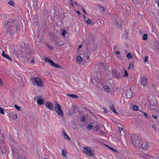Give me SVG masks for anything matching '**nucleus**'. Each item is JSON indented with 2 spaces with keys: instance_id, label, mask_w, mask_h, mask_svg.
<instances>
[{
  "instance_id": "obj_1",
  "label": "nucleus",
  "mask_w": 159,
  "mask_h": 159,
  "mask_svg": "<svg viewBox=\"0 0 159 159\" xmlns=\"http://www.w3.org/2000/svg\"><path fill=\"white\" fill-rule=\"evenodd\" d=\"M3 27L6 30L7 35L13 36L16 32L19 30L20 24L16 19H13L12 20L5 22L3 23Z\"/></svg>"
},
{
  "instance_id": "obj_2",
  "label": "nucleus",
  "mask_w": 159,
  "mask_h": 159,
  "mask_svg": "<svg viewBox=\"0 0 159 159\" xmlns=\"http://www.w3.org/2000/svg\"><path fill=\"white\" fill-rule=\"evenodd\" d=\"M131 139L132 144L135 147H137L141 142V137L134 134L131 135Z\"/></svg>"
},
{
  "instance_id": "obj_3",
  "label": "nucleus",
  "mask_w": 159,
  "mask_h": 159,
  "mask_svg": "<svg viewBox=\"0 0 159 159\" xmlns=\"http://www.w3.org/2000/svg\"><path fill=\"white\" fill-rule=\"evenodd\" d=\"M55 110L57 113L61 117L64 116V114L61 109V106L56 101H55Z\"/></svg>"
},
{
  "instance_id": "obj_4",
  "label": "nucleus",
  "mask_w": 159,
  "mask_h": 159,
  "mask_svg": "<svg viewBox=\"0 0 159 159\" xmlns=\"http://www.w3.org/2000/svg\"><path fill=\"white\" fill-rule=\"evenodd\" d=\"M33 84L34 85L42 87L43 85L42 80L39 77H35L33 81Z\"/></svg>"
},
{
  "instance_id": "obj_5",
  "label": "nucleus",
  "mask_w": 159,
  "mask_h": 159,
  "mask_svg": "<svg viewBox=\"0 0 159 159\" xmlns=\"http://www.w3.org/2000/svg\"><path fill=\"white\" fill-rule=\"evenodd\" d=\"M11 149L13 153L15 155V159H28L26 158L25 157L20 154H16V149L14 147H13L12 146H11Z\"/></svg>"
},
{
  "instance_id": "obj_6",
  "label": "nucleus",
  "mask_w": 159,
  "mask_h": 159,
  "mask_svg": "<svg viewBox=\"0 0 159 159\" xmlns=\"http://www.w3.org/2000/svg\"><path fill=\"white\" fill-rule=\"evenodd\" d=\"M83 152L85 154L89 156H92L94 155V154L92 152V150H90V148H84Z\"/></svg>"
},
{
  "instance_id": "obj_7",
  "label": "nucleus",
  "mask_w": 159,
  "mask_h": 159,
  "mask_svg": "<svg viewBox=\"0 0 159 159\" xmlns=\"http://www.w3.org/2000/svg\"><path fill=\"white\" fill-rule=\"evenodd\" d=\"M112 74L117 79L120 78L121 77L120 72L119 71L116 70H112Z\"/></svg>"
},
{
  "instance_id": "obj_8",
  "label": "nucleus",
  "mask_w": 159,
  "mask_h": 159,
  "mask_svg": "<svg viewBox=\"0 0 159 159\" xmlns=\"http://www.w3.org/2000/svg\"><path fill=\"white\" fill-rule=\"evenodd\" d=\"M45 106L49 110L53 111L54 110L53 104L49 102H47L45 103Z\"/></svg>"
},
{
  "instance_id": "obj_9",
  "label": "nucleus",
  "mask_w": 159,
  "mask_h": 159,
  "mask_svg": "<svg viewBox=\"0 0 159 159\" xmlns=\"http://www.w3.org/2000/svg\"><path fill=\"white\" fill-rule=\"evenodd\" d=\"M141 145L139 147V148H141V146H142L143 149V150H145L148 149V148H149V144L147 142L144 143H140Z\"/></svg>"
},
{
  "instance_id": "obj_10",
  "label": "nucleus",
  "mask_w": 159,
  "mask_h": 159,
  "mask_svg": "<svg viewBox=\"0 0 159 159\" xmlns=\"http://www.w3.org/2000/svg\"><path fill=\"white\" fill-rule=\"evenodd\" d=\"M147 78L145 76L142 77L141 78V83L142 85L145 86L147 84Z\"/></svg>"
},
{
  "instance_id": "obj_11",
  "label": "nucleus",
  "mask_w": 159,
  "mask_h": 159,
  "mask_svg": "<svg viewBox=\"0 0 159 159\" xmlns=\"http://www.w3.org/2000/svg\"><path fill=\"white\" fill-rule=\"evenodd\" d=\"M4 138V134H1V136H0V149H1V147L3 146H5V143L2 140Z\"/></svg>"
},
{
  "instance_id": "obj_12",
  "label": "nucleus",
  "mask_w": 159,
  "mask_h": 159,
  "mask_svg": "<svg viewBox=\"0 0 159 159\" xmlns=\"http://www.w3.org/2000/svg\"><path fill=\"white\" fill-rule=\"evenodd\" d=\"M54 45L57 47H58L60 46H62L64 44V43L63 42V41L61 40H58L57 41H56Z\"/></svg>"
},
{
  "instance_id": "obj_13",
  "label": "nucleus",
  "mask_w": 159,
  "mask_h": 159,
  "mask_svg": "<svg viewBox=\"0 0 159 159\" xmlns=\"http://www.w3.org/2000/svg\"><path fill=\"white\" fill-rule=\"evenodd\" d=\"M126 96L128 98H130L132 95V93L131 89H128L126 90L125 93Z\"/></svg>"
},
{
  "instance_id": "obj_14",
  "label": "nucleus",
  "mask_w": 159,
  "mask_h": 159,
  "mask_svg": "<svg viewBox=\"0 0 159 159\" xmlns=\"http://www.w3.org/2000/svg\"><path fill=\"white\" fill-rule=\"evenodd\" d=\"M0 149L1 150V152L2 154H4L7 153V148L5 144V146H3L1 147V149Z\"/></svg>"
},
{
  "instance_id": "obj_15",
  "label": "nucleus",
  "mask_w": 159,
  "mask_h": 159,
  "mask_svg": "<svg viewBox=\"0 0 159 159\" xmlns=\"http://www.w3.org/2000/svg\"><path fill=\"white\" fill-rule=\"evenodd\" d=\"M43 60L46 62L49 63L51 65H52L53 62V61L51 59L48 58L47 57H44L43 58Z\"/></svg>"
},
{
  "instance_id": "obj_16",
  "label": "nucleus",
  "mask_w": 159,
  "mask_h": 159,
  "mask_svg": "<svg viewBox=\"0 0 159 159\" xmlns=\"http://www.w3.org/2000/svg\"><path fill=\"white\" fill-rule=\"evenodd\" d=\"M44 102V100L43 99H41L40 98L38 99L37 100V103L38 105H42L43 104Z\"/></svg>"
},
{
  "instance_id": "obj_17",
  "label": "nucleus",
  "mask_w": 159,
  "mask_h": 159,
  "mask_svg": "<svg viewBox=\"0 0 159 159\" xmlns=\"http://www.w3.org/2000/svg\"><path fill=\"white\" fill-rule=\"evenodd\" d=\"M2 56L8 59H9L11 61V58L7 54L4 53V52L3 51L2 53Z\"/></svg>"
},
{
  "instance_id": "obj_18",
  "label": "nucleus",
  "mask_w": 159,
  "mask_h": 159,
  "mask_svg": "<svg viewBox=\"0 0 159 159\" xmlns=\"http://www.w3.org/2000/svg\"><path fill=\"white\" fill-rule=\"evenodd\" d=\"M51 66H52L54 67L57 68H61L62 69V67L61 66L58 64H57L55 63H54V62H53V63H52V65H51Z\"/></svg>"
},
{
  "instance_id": "obj_19",
  "label": "nucleus",
  "mask_w": 159,
  "mask_h": 159,
  "mask_svg": "<svg viewBox=\"0 0 159 159\" xmlns=\"http://www.w3.org/2000/svg\"><path fill=\"white\" fill-rule=\"evenodd\" d=\"M93 125L94 124L93 122H90L88 125L87 129L89 130H90L92 127H93Z\"/></svg>"
},
{
  "instance_id": "obj_20",
  "label": "nucleus",
  "mask_w": 159,
  "mask_h": 159,
  "mask_svg": "<svg viewBox=\"0 0 159 159\" xmlns=\"http://www.w3.org/2000/svg\"><path fill=\"white\" fill-rule=\"evenodd\" d=\"M62 132L64 133L63 135V137L65 139H66L68 141H69L70 139V138L68 137V136L64 132V131L63 130L62 131Z\"/></svg>"
},
{
  "instance_id": "obj_21",
  "label": "nucleus",
  "mask_w": 159,
  "mask_h": 159,
  "mask_svg": "<svg viewBox=\"0 0 159 159\" xmlns=\"http://www.w3.org/2000/svg\"><path fill=\"white\" fill-rule=\"evenodd\" d=\"M132 1L135 4L139 5V6H141V3L140 2V0H132Z\"/></svg>"
},
{
  "instance_id": "obj_22",
  "label": "nucleus",
  "mask_w": 159,
  "mask_h": 159,
  "mask_svg": "<svg viewBox=\"0 0 159 159\" xmlns=\"http://www.w3.org/2000/svg\"><path fill=\"white\" fill-rule=\"evenodd\" d=\"M67 95L69 97L72 98H78V96L77 95L74 94H67Z\"/></svg>"
},
{
  "instance_id": "obj_23",
  "label": "nucleus",
  "mask_w": 159,
  "mask_h": 159,
  "mask_svg": "<svg viewBox=\"0 0 159 159\" xmlns=\"http://www.w3.org/2000/svg\"><path fill=\"white\" fill-rule=\"evenodd\" d=\"M33 7H34V8L35 9H36V10L37 9V2L35 1V0H33Z\"/></svg>"
},
{
  "instance_id": "obj_24",
  "label": "nucleus",
  "mask_w": 159,
  "mask_h": 159,
  "mask_svg": "<svg viewBox=\"0 0 159 159\" xmlns=\"http://www.w3.org/2000/svg\"><path fill=\"white\" fill-rule=\"evenodd\" d=\"M115 23L117 25H120V26H121V22L120 21V20H119V19L117 18L115 20Z\"/></svg>"
},
{
  "instance_id": "obj_25",
  "label": "nucleus",
  "mask_w": 159,
  "mask_h": 159,
  "mask_svg": "<svg viewBox=\"0 0 159 159\" xmlns=\"http://www.w3.org/2000/svg\"><path fill=\"white\" fill-rule=\"evenodd\" d=\"M8 3L9 5H11V6H14L15 3L13 1L11 0H10L8 2Z\"/></svg>"
},
{
  "instance_id": "obj_26",
  "label": "nucleus",
  "mask_w": 159,
  "mask_h": 159,
  "mask_svg": "<svg viewBox=\"0 0 159 159\" xmlns=\"http://www.w3.org/2000/svg\"><path fill=\"white\" fill-rule=\"evenodd\" d=\"M148 35L146 34H144L142 37L143 39L144 40H146L147 39Z\"/></svg>"
},
{
  "instance_id": "obj_27",
  "label": "nucleus",
  "mask_w": 159,
  "mask_h": 159,
  "mask_svg": "<svg viewBox=\"0 0 159 159\" xmlns=\"http://www.w3.org/2000/svg\"><path fill=\"white\" fill-rule=\"evenodd\" d=\"M126 57L127 59H130L132 57L133 55L132 54H130V53H129L127 55Z\"/></svg>"
},
{
  "instance_id": "obj_28",
  "label": "nucleus",
  "mask_w": 159,
  "mask_h": 159,
  "mask_svg": "<svg viewBox=\"0 0 159 159\" xmlns=\"http://www.w3.org/2000/svg\"><path fill=\"white\" fill-rule=\"evenodd\" d=\"M99 8H100V10L101 11H102V12H104L105 11V10H106L105 8L103 7H102L101 6H99Z\"/></svg>"
},
{
  "instance_id": "obj_29",
  "label": "nucleus",
  "mask_w": 159,
  "mask_h": 159,
  "mask_svg": "<svg viewBox=\"0 0 159 159\" xmlns=\"http://www.w3.org/2000/svg\"><path fill=\"white\" fill-rule=\"evenodd\" d=\"M66 151H64V150H63L62 151V156H63L64 157H66V158H67V156L66 155Z\"/></svg>"
},
{
  "instance_id": "obj_30",
  "label": "nucleus",
  "mask_w": 159,
  "mask_h": 159,
  "mask_svg": "<svg viewBox=\"0 0 159 159\" xmlns=\"http://www.w3.org/2000/svg\"><path fill=\"white\" fill-rule=\"evenodd\" d=\"M45 44L46 46L47 47L48 49H51V50H52L53 49V47H52L50 45H49L48 43H45Z\"/></svg>"
},
{
  "instance_id": "obj_31",
  "label": "nucleus",
  "mask_w": 159,
  "mask_h": 159,
  "mask_svg": "<svg viewBox=\"0 0 159 159\" xmlns=\"http://www.w3.org/2000/svg\"><path fill=\"white\" fill-rule=\"evenodd\" d=\"M48 13V11L46 9L43 12V14H44V15H43L45 17H46V16H47V15H48L47 13Z\"/></svg>"
},
{
  "instance_id": "obj_32",
  "label": "nucleus",
  "mask_w": 159,
  "mask_h": 159,
  "mask_svg": "<svg viewBox=\"0 0 159 159\" xmlns=\"http://www.w3.org/2000/svg\"><path fill=\"white\" fill-rule=\"evenodd\" d=\"M1 18H2L3 20H5L6 18H7V16L6 15L1 14Z\"/></svg>"
},
{
  "instance_id": "obj_33",
  "label": "nucleus",
  "mask_w": 159,
  "mask_h": 159,
  "mask_svg": "<svg viewBox=\"0 0 159 159\" xmlns=\"http://www.w3.org/2000/svg\"><path fill=\"white\" fill-rule=\"evenodd\" d=\"M104 87L106 92H108L110 91L109 88L108 86L105 85V86Z\"/></svg>"
},
{
  "instance_id": "obj_34",
  "label": "nucleus",
  "mask_w": 159,
  "mask_h": 159,
  "mask_svg": "<svg viewBox=\"0 0 159 159\" xmlns=\"http://www.w3.org/2000/svg\"><path fill=\"white\" fill-rule=\"evenodd\" d=\"M0 113L2 114H5V112L3 109L0 107Z\"/></svg>"
},
{
  "instance_id": "obj_35",
  "label": "nucleus",
  "mask_w": 159,
  "mask_h": 159,
  "mask_svg": "<svg viewBox=\"0 0 159 159\" xmlns=\"http://www.w3.org/2000/svg\"><path fill=\"white\" fill-rule=\"evenodd\" d=\"M37 19L35 17L34 18V24L36 25H38V22H37Z\"/></svg>"
},
{
  "instance_id": "obj_36",
  "label": "nucleus",
  "mask_w": 159,
  "mask_h": 159,
  "mask_svg": "<svg viewBox=\"0 0 159 159\" xmlns=\"http://www.w3.org/2000/svg\"><path fill=\"white\" fill-rule=\"evenodd\" d=\"M81 121L83 122H84L85 121V116H81Z\"/></svg>"
},
{
  "instance_id": "obj_37",
  "label": "nucleus",
  "mask_w": 159,
  "mask_h": 159,
  "mask_svg": "<svg viewBox=\"0 0 159 159\" xmlns=\"http://www.w3.org/2000/svg\"><path fill=\"white\" fill-rule=\"evenodd\" d=\"M138 107L137 105H134L133 107V109L135 111L138 110Z\"/></svg>"
},
{
  "instance_id": "obj_38",
  "label": "nucleus",
  "mask_w": 159,
  "mask_h": 159,
  "mask_svg": "<svg viewBox=\"0 0 159 159\" xmlns=\"http://www.w3.org/2000/svg\"><path fill=\"white\" fill-rule=\"evenodd\" d=\"M109 148L111 149L113 151H114L116 152H118V151L117 150V149H116L115 148H111V147H109Z\"/></svg>"
},
{
  "instance_id": "obj_39",
  "label": "nucleus",
  "mask_w": 159,
  "mask_h": 159,
  "mask_svg": "<svg viewBox=\"0 0 159 159\" xmlns=\"http://www.w3.org/2000/svg\"><path fill=\"white\" fill-rule=\"evenodd\" d=\"M100 125L99 124H98L95 127V129H96V131H98L100 129Z\"/></svg>"
},
{
  "instance_id": "obj_40",
  "label": "nucleus",
  "mask_w": 159,
  "mask_h": 159,
  "mask_svg": "<svg viewBox=\"0 0 159 159\" xmlns=\"http://www.w3.org/2000/svg\"><path fill=\"white\" fill-rule=\"evenodd\" d=\"M15 108L18 110L20 111V107L18 106L16 104H15L14 106Z\"/></svg>"
},
{
  "instance_id": "obj_41",
  "label": "nucleus",
  "mask_w": 159,
  "mask_h": 159,
  "mask_svg": "<svg viewBox=\"0 0 159 159\" xmlns=\"http://www.w3.org/2000/svg\"><path fill=\"white\" fill-rule=\"evenodd\" d=\"M110 108L111 110H112V111H113L115 109L114 107V106L113 105H110Z\"/></svg>"
},
{
  "instance_id": "obj_42",
  "label": "nucleus",
  "mask_w": 159,
  "mask_h": 159,
  "mask_svg": "<svg viewBox=\"0 0 159 159\" xmlns=\"http://www.w3.org/2000/svg\"><path fill=\"white\" fill-rule=\"evenodd\" d=\"M77 60L79 61H81L82 60V57L80 56H79L77 57Z\"/></svg>"
},
{
  "instance_id": "obj_43",
  "label": "nucleus",
  "mask_w": 159,
  "mask_h": 159,
  "mask_svg": "<svg viewBox=\"0 0 159 159\" xmlns=\"http://www.w3.org/2000/svg\"><path fill=\"white\" fill-rule=\"evenodd\" d=\"M128 76V73L127 71L126 70H125V74L123 75V77H127Z\"/></svg>"
},
{
  "instance_id": "obj_44",
  "label": "nucleus",
  "mask_w": 159,
  "mask_h": 159,
  "mask_svg": "<svg viewBox=\"0 0 159 159\" xmlns=\"http://www.w3.org/2000/svg\"><path fill=\"white\" fill-rule=\"evenodd\" d=\"M91 82L93 84H96L97 83V82L95 79H93L92 80Z\"/></svg>"
},
{
  "instance_id": "obj_45",
  "label": "nucleus",
  "mask_w": 159,
  "mask_h": 159,
  "mask_svg": "<svg viewBox=\"0 0 159 159\" xmlns=\"http://www.w3.org/2000/svg\"><path fill=\"white\" fill-rule=\"evenodd\" d=\"M152 127L154 129L156 132H157V126L156 125L153 124L152 125Z\"/></svg>"
},
{
  "instance_id": "obj_46",
  "label": "nucleus",
  "mask_w": 159,
  "mask_h": 159,
  "mask_svg": "<svg viewBox=\"0 0 159 159\" xmlns=\"http://www.w3.org/2000/svg\"><path fill=\"white\" fill-rule=\"evenodd\" d=\"M66 31L65 30H64L62 31V35L63 36H65L66 34Z\"/></svg>"
},
{
  "instance_id": "obj_47",
  "label": "nucleus",
  "mask_w": 159,
  "mask_h": 159,
  "mask_svg": "<svg viewBox=\"0 0 159 159\" xmlns=\"http://www.w3.org/2000/svg\"><path fill=\"white\" fill-rule=\"evenodd\" d=\"M144 115L146 118H149L148 116V114H147L146 113H145V112L144 113Z\"/></svg>"
},
{
  "instance_id": "obj_48",
  "label": "nucleus",
  "mask_w": 159,
  "mask_h": 159,
  "mask_svg": "<svg viewBox=\"0 0 159 159\" xmlns=\"http://www.w3.org/2000/svg\"><path fill=\"white\" fill-rule=\"evenodd\" d=\"M148 57L147 56H145V57L144 59V61L145 62H146L148 61Z\"/></svg>"
},
{
  "instance_id": "obj_49",
  "label": "nucleus",
  "mask_w": 159,
  "mask_h": 159,
  "mask_svg": "<svg viewBox=\"0 0 159 159\" xmlns=\"http://www.w3.org/2000/svg\"><path fill=\"white\" fill-rule=\"evenodd\" d=\"M88 24H90L91 23V20L89 19H87V20L86 21Z\"/></svg>"
},
{
  "instance_id": "obj_50",
  "label": "nucleus",
  "mask_w": 159,
  "mask_h": 159,
  "mask_svg": "<svg viewBox=\"0 0 159 159\" xmlns=\"http://www.w3.org/2000/svg\"><path fill=\"white\" fill-rule=\"evenodd\" d=\"M41 97V96H39L36 97H35L34 98L35 100H38V99H39V98H40Z\"/></svg>"
},
{
  "instance_id": "obj_51",
  "label": "nucleus",
  "mask_w": 159,
  "mask_h": 159,
  "mask_svg": "<svg viewBox=\"0 0 159 159\" xmlns=\"http://www.w3.org/2000/svg\"><path fill=\"white\" fill-rule=\"evenodd\" d=\"M41 97V96H39L36 97H35L34 98L35 100H38V99H39V98H40Z\"/></svg>"
},
{
  "instance_id": "obj_52",
  "label": "nucleus",
  "mask_w": 159,
  "mask_h": 159,
  "mask_svg": "<svg viewBox=\"0 0 159 159\" xmlns=\"http://www.w3.org/2000/svg\"><path fill=\"white\" fill-rule=\"evenodd\" d=\"M152 116L155 119H157V116L155 115H152Z\"/></svg>"
},
{
  "instance_id": "obj_53",
  "label": "nucleus",
  "mask_w": 159,
  "mask_h": 159,
  "mask_svg": "<svg viewBox=\"0 0 159 159\" xmlns=\"http://www.w3.org/2000/svg\"><path fill=\"white\" fill-rule=\"evenodd\" d=\"M3 85V83L1 80V79L0 78V86H2Z\"/></svg>"
},
{
  "instance_id": "obj_54",
  "label": "nucleus",
  "mask_w": 159,
  "mask_h": 159,
  "mask_svg": "<svg viewBox=\"0 0 159 159\" xmlns=\"http://www.w3.org/2000/svg\"><path fill=\"white\" fill-rule=\"evenodd\" d=\"M70 4H71V5H72V6H74V5H73V2L72 1V0H70Z\"/></svg>"
},
{
  "instance_id": "obj_55",
  "label": "nucleus",
  "mask_w": 159,
  "mask_h": 159,
  "mask_svg": "<svg viewBox=\"0 0 159 159\" xmlns=\"http://www.w3.org/2000/svg\"><path fill=\"white\" fill-rule=\"evenodd\" d=\"M103 109H104V112L105 113H106L107 112V110L105 107L103 108Z\"/></svg>"
},
{
  "instance_id": "obj_56",
  "label": "nucleus",
  "mask_w": 159,
  "mask_h": 159,
  "mask_svg": "<svg viewBox=\"0 0 159 159\" xmlns=\"http://www.w3.org/2000/svg\"><path fill=\"white\" fill-rule=\"evenodd\" d=\"M83 17H84L85 20V21H86V20H87V19L86 18V16H84V15H83Z\"/></svg>"
},
{
  "instance_id": "obj_57",
  "label": "nucleus",
  "mask_w": 159,
  "mask_h": 159,
  "mask_svg": "<svg viewBox=\"0 0 159 159\" xmlns=\"http://www.w3.org/2000/svg\"><path fill=\"white\" fill-rule=\"evenodd\" d=\"M82 10H83V11L85 14H87L86 11L84 10L83 8H82Z\"/></svg>"
},
{
  "instance_id": "obj_58",
  "label": "nucleus",
  "mask_w": 159,
  "mask_h": 159,
  "mask_svg": "<svg viewBox=\"0 0 159 159\" xmlns=\"http://www.w3.org/2000/svg\"><path fill=\"white\" fill-rule=\"evenodd\" d=\"M77 6L79 8H83L80 5V4H78V5H77Z\"/></svg>"
},
{
  "instance_id": "obj_59",
  "label": "nucleus",
  "mask_w": 159,
  "mask_h": 159,
  "mask_svg": "<svg viewBox=\"0 0 159 159\" xmlns=\"http://www.w3.org/2000/svg\"><path fill=\"white\" fill-rule=\"evenodd\" d=\"M120 52L119 51H117L116 52V54H117V55H118V54H120Z\"/></svg>"
},
{
  "instance_id": "obj_60",
  "label": "nucleus",
  "mask_w": 159,
  "mask_h": 159,
  "mask_svg": "<svg viewBox=\"0 0 159 159\" xmlns=\"http://www.w3.org/2000/svg\"><path fill=\"white\" fill-rule=\"evenodd\" d=\"M77 12L78 15H80V12L79 11H77Z\"/></svg>"
},
{
  "instance_id": "obj_61",
  "label": "nucleus",
  "mask_w": 159,
  "mask_h": 159,
  "mask_svg": "<svg viewBox=\"0 0 159 159\" xmlns=\"http://www.w3.org/2000/svg\"><path fill=\"white\" fill-rule=\"evenodd\" d=\"M131 64H129V67H128V69H130V67H131Z\"/></svg>"
},
{
  "instance_id": "obj_62",
  "label": "nucleus",
  "mask_w": 159,
  "mask_h": 159,
  "mask_svg": "<svg viewBox=\"0 0 159 159\" xmlns=\"http://www.w3.org/2000/svg\"><path fill=\"white\" fill-rule=\"evenodd\" d=\"M119 129V130L120 131H122L123 130V129L121 127H120Z\"/></svg>"
},
{
  "instance_id": "obj_63",
  "label": "nucleus",
  "mask_w": 159,
  "mask_h": 159,
  "mask_svg": "<svg viewBox=\"0 0 159 159\" xmlns=\"http://www.w3.org/2000/svg\"><path fill=\"white\" fill-rule=\"evenodd\" d=\"M74 4H75V5H77V6L78 5V4L77 3V2H74Z\"/></svg>"
},
{
  "instance_id": "obj_64",
  "label": "nucleus",
  "mask_w": 159,
  "mask_h": 159,
  "mask_svg": "<svg viewBox=\"0 0 159 159\" xmlns=\"http://www.w3.org/2000/svg\"><path fill=\"white\" fill-rule=\"evenodd\" d=\"M155 2L156 3H158L159 2V0H155Z\"/></svg>"
}]
</instances>
